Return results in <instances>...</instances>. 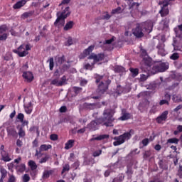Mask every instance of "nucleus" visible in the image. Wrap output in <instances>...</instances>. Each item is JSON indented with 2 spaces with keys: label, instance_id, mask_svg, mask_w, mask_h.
<instances>
[{
  "label": "nucleus",
  "instance_id": "obj_1",
  "mask_svg": "<svg viewBox=\"0 0 182 182\" xmlns=\"http://www.w3.org/2000/svg\"><path fill=\"white\" fill-rule=\"evenodd\" d=\"M114 110L112 109H105L102 114V117L96 120L91 122L88 125L87 128L92 132L97 130L99 124H102V126H106V127H113V122H114Z\"/></svg>",
  "mask_w": 182,
  "mask_h": 182
},
{
  "label": "nucleus",
  "instance_id": "obj_2",
  "mask_svg": "<svg viewBox=\"0 0 182 182\" xmlns=\"http://www.w3.org/2000/svg\"><path fill=\"white\" fill-rule=\"evenodd\" d=\"M153 26L154 24L151 21L137 24L136 27L132 30V33L136 36V38H143V36H144V33H143L141 28H144L147 33H150L151 31H153Z\"/></svg>",
  "mask_w": 182,
  "mask_h": 182
},
{
  "label": "nucleus",
  "instance_id": "obj_3",
  "mask_svg": "<svg viewBox=\"0 0 182 182\" xmlns=\"http://www.w3.org/2000/svg\"><path fill=\"white\" fill-rule=\"evenodd\" d=\"M95 79L96 80V83H99L98 85V92L101 95H103L104 92L106 91L107 89H109V85L110 83H112V81L110 80H107L105 81H103V76L99 75L98 74H95L94 75Z\"/></svg>",
  "mask_w": 182,
  "mask_h": 182
},
{
  "label": "nucleus",
  "instance_id": "obj_4",
  "mask_svg": "<svg viewBox=\"0 0 182 182\" xmlns=\"http://www.w3.org/2000/svg\"><path fill=\"white\" fill-rule=\"evenodd\" d=\"M152 66V68H151ZM151 73L152 75H156V73H159V72H166L167 69H168V63H163L161 61L159 62H153L151 64Z\"/></svg>",
  "mask_w": 182,
  "mask_h": 182
},
{
  "label": "nucleus",
  "instance_id": "obj_5",
  "mask_svg": "<svg viewBox=\"0 0 182 182\" xmlns=\"http://www.w3.org/2000/svg\"><path fill=\"white\" fill-rule=\"evenodd\" d=\"M88 59L91 61V63H87L85 65V69H87L88 70H92L93 69V65L95 63H97V62H100V60H103L105 59V54H91Z\"/></svg>",
  "mask_w": 182,
  "mask_h": 182
},
{
  "label": "nucleus",
  "instance_id": "obj_6",
  "mask_svg": "<svg viewBox=\"0 0 182 182\" xmlns=\"http://www.w3.org/2000/svg\"><path fill=\"white\" fill-rule=\"evenodd\" d=\"M70 15V10L69 7H66L63 12L57 13V19L54 22L55 26H58V25H63L65 23V19Z\"/></svg>",
  "mask_w": 182,
  "mask_h": 182
},
{
  "label": "nucleus",
  "instance_id": "obj_7",
  "mask_svg": "<svg viewBox=\"0 0 182 182\" xmlns=\"http://www.w3.org/2000/svg\"><path fill=\"white\" fill-rule=\"evenodd\" d=\"M31 44H22L17 49L13 50V52L16 53L20 58H25V56L28 55L29 52L28 50H31Z\"/></svg>",
  "mask_w": 182,
  "mask_h": 182
},
{
  "label": "nucleus",
  "instance_id": "obj_8",
  "mask_svg": "<svg viewBox=\"0 0 182 182\" xmlns=\"http://www.w3.org/2000/svg\"><path fill=\"white\" fill-rule=\"evenodd\" d=\"M130 139H132V134H130V132H125L123 134L114 138V140H116V141L113 142V145L120 146V144H123L124 141L130 140Z\"/></svg>",
  "mask_w": 182,
  "mask_h": 182
},
{
  "label": "nucleus",
  "instance_id": "obj_9",
  "mask_svg": "<svg viewBox=\"0 0 182 182\" xmlns=\"http://www.w3.org/2000/svg\"><path fill=\"white\" fill-rule=\"evenodd\" d=\"M141 55L143 58V63H144L145 66H146V69L148 70H150L153 60L151 59V58L147 55V52L144 49L141 50Z\"/></svg>",
  "mask_w": 182,
  "mask_h": 182
},
{
  "label": "nucleus",
  "instance_id": "obj_10",
  "mask_svg": "<svg viewBox=\"0 0 182 182\" xmlns=\"http://www.w3.org/2000/svg\"><path fill=\"white\" fill-rule=\"evenodd\" d=\"M1 154V160L2 161H4V163H9V161H12V160H14V156L9 155V153L6 152H4L3 154Z\"/></svg>",
  "mask_w": 182,
  "mask_h": 182
},
{
  "label": "nucleus",
  "instance_id": "obj_11",
  "mask_svg": "<svg viewBox=\"0 0 182 182\" xmlns=\"http://www.w3.org/2000/svg\"><path fill=\"white\" fill-rule=\"evenodd\" d=\"M6 131L9 137H18V132H16V129H15L14 127L10 126L7 127Z\"/></svg>",
  "mask_w": 182,
  "mask_h": 182
},
{
  "label": "nucleus",
  "instance_id": "obj_12",
  "mask_svg": "<svg viewBox=\"0 0 182 182\" xmlns=\"http://www.w3.org/2000/svg\"><path fill=\"white\" fill-rule=\"evenodd\" d=\"M167 116H168V111L163 112L157 118V123H163V122H166L167 120Z\"/></svg>",
  "mask_w": 182,
  "mask_h": 182
},
{
  "label": "nucleus",
  "instance_id": "obj_13",
  "mask_svg": "<svg viewBox=\"0 0 182 182\" xmlns=\"http://www.w3.org/2000/svg\"><path fill=\"white\" fill-rule=\"evenodd\" d=\"M23 77L25 79L26 82H28V83H31L32 80H33V74L32 73L27 71L23 73Z\"/></svg>",
  "mask_w": 182,
  "mask_h": 182
},
{
  "label": "nucleus",
  "instance_id": "obj_14",
  "mask_svg": "<svg viewBox=\"0 0 182 182\" xmlns=\"http://www.w3.org/2000/svg\"><path fill=\"white\" fill-rule=\"evenodd\" d=\"M95 49V46H90L87 49H85L82 54L80 55V59H83L86 56L90 55L91 52Z\"/></svg>",
  "mask_w": 182,
  "mask_h": 182
},
{
  "label": "nucleus",
  "instance_id": "obj_15",
  "mask_svg": "<svg viewBox=\"0 0 182 182\" xmlns=\"http://www.w3.org/2000/svg\"><path fill=\"white\" fill-rule=\"evenodd\" d=\"M84 109H86L87 110H94V109L97 108V104L96 103H87L85 102L82 105Z\"/></svg>",
  "mask_w": 182,
  "mask_h": 182
},
{
  "label": "nucleus",
  "instance_id": "obj_16",
  "mask_svg": "<svg viewBox=\"0 0 182 182\" xmlns=\"http://www.w3.org/2000/svg\"><path fill=\"white\" fill-rule=\"evenodd\" d=\"M23 107L27 114H31V113H32V111L33 110V106L32 105V102L24 104Z\"/></svg>",
  "mask_w": 182,
  "mask_h": 182
},
{
  "label": "nucleus",
  "instance_id": "obj_17",
  "mask_svg": "<svg viewBox=\"0 0 182 182\" xmlns=\"http://www.w3.org/2000/svg\"><path fill=\"white\" fill-rule=\"evenodd\" d=\"M156 48L158 49V53H159V55H161V56H164V55H166V53L164 50V43L163 42L159 43Z\"/></svg>",
  "mask_w": 182,
  "mask_h": 182
},
{
  "label": "nucleus",
  "instance_id": "obj_18",
  "mask_svg": "<svg viewBox=\"0 0 182 182\" xmlns=\"http://www.w3.org/2000/svg\"><path fill=\"white\" fill-rule=\"evenodd\" d=\"M15 168L17 173H23L26 170V166L25 164H21L15 166Z\"/></svg>",
  "mask_w": 182,
  "mask_h": 182
},
{
  "label": "nucleus",
  "instance_id": "obj_19",
  "mask_svg": "<svg viewBox=\"0 0 182 182\" xmlns=\"http://www.w3.org/2000/svg\"><path fill=\"white\" fill-rule=\"evenodd\" d=\"M26 4V0L19 1L13 6V8L14 9H19L22 8V6H23Z\"/></svg>",
  "mask_w": 182,
  "mask_h": 182
},
{
  "label": "nucleus",
  "instance_id": "obj_20",
  "mask_svg": "<svg viewBox=\"0 0 182 182\" xmlns=\"http://www.w3.org/2000/svg\"><path fill=\"white\" fill-rule=\"evenodd\" d=\"M55 173V169H50L49 171L45 170L43 173V178H49L50 174H53Z\"/></svg>",
  "mask_w": 182,
  "mask_h": 182
},
{
  "label": "nucleus",
  "instance_id": "obj_21",
  "mask_svg": "<svg viewBox=\"0 0 182 182\" xmlns=\"http://www.w3.org/2000/svg\"><path fill=\"white\" fill-rule=\"evenodd\" d=\"M28 167H30L31 170L35 171L38 168V165H36V162L35 161L30 160L28 163Z\"/></svg>",
  "mask_w": 182,
  "mask_h": 182
},
{
  "label": "nucleus",
  "instance_id": "obj_22",
  "mask_svg": "<svg viewBox=\"0 0 182 182\" xmlns=\"http://www.w3.org/2000/svg\"><path fill=\"white\" fill-rule=\"evenodd\" d=\"M105 139H109V134H102L97 137L92 138L90 139V141H93L94 140H97V141L105 140Z\"/></svg>",
  "mask_w": 182,
  "mask_h": 182
},
{
  "label": "nucleus",
  "instance_id": "obj_23",
  "mask_svg": "<svg viewBox=\"0 0 182 182\" xmlns=\"http://www.w3.org/2000/svg\"><path fill=\"white\" fill-rule=\"evenodd\" d=\"M73 144H75V140L70 139L65 143V150H69V149H72L73 147Z\"/></svg>",
  "mask_w": 182,
  "mask_h": 182
},
{
  "label": "nucleus",
  "instance_id": "obj_24",
  "mask_svg": "<svg viewBox=\"0 0 182 182\" xmlns=\"http://www.w3.org/2000/svg\"><path fill=\"white\" fill-rule=\"evenodd\" d=\"M41 151H48V150L52 149V145L50 144H42L40 146Z\"/></svg>",
  "mask_w": 182,
  "mask_h": 182
},
{
  "label": "nucleus",
  "instance_id": "obj_25",
  "mask_svg": "<svg viewBox=\"0 0 182 182\" xmlns=\"http://www.w3.org/2000/svg\"><path fill=\"white\" fill-rule=\"evenodd\" d=\"M114 72H116V73H120L122 75V73H124V72H126V69H124V68H123L122 66L117 65L114 68Z\"/></svg>",
  "mask_w": 182,
  "mask_h": 182
},
{
  "label": "nucleus",
  "instance_id": "obj_26",
  "mask_svg": "<svg viewBox=\"0 0 182 182\" xmlns=\"http://www.w3.org/2000/svg\"><path fill=\"white\" fill-rule=\"evenodd\" d=\"M153 140H154V137L150 136L149 139L145 138L141 141V144H143L144 146H148V144L150 143V141H153Z\"/></svg>",
  "mask_w": 182,
  "mask_h": 182
},
{
  "label": "nucleus",
  "instance_id": "obj_27",
  "mask_svg": "<svg viewBox=\"0 0 182 182\" xmlns=\"http://www.w3.org/2000/svg\"><path fill=\"white\" fill-rule=\"evenodd\" d=\"M175 32L176 33V36H178V38H181L182 24L178 26V28H175Z\"/></svg>",
  "mask_w": 182,
  "mask_h": 182
},
{
  "label": "nucleus",
  "instance_id": "obj_28",
  "mask_svg": "<svg viewBox=\"0 0 182 182\" xmlns=\"http://www.w3.org/2000/svg\"><path fill=\"white\" fill-rule=\"evenodd\" d=\"M50 158V156L48 154H45V156L43 158H40V161H38V163H40V164H43V163H46V161H48V160H49V159Z\"/></svg>",
  "mask_w": 182,
  "mask_h": 182
},
{
  "label": "nucleus",
  "instance_id": "obj_29",
  "mask_svg": "<svg viewBox=\"0 0 182 182\" xmlns=\"http://www.w3.org/2000/svg\"><path fill=\"white\" fill-rule=\"evenodd\" d=\"M129 119H130V114L125 112V113H123L122 116L119 118V120L124 121V120H129Z\"/></svg>",
  "mask_w": 182,
  "mask_h": 182
},
{
  "label": "nucleus",
  "instance_id": "obj_30",
  "mask_svg": "<svg viewBox=\"0 0 182 182\" xmlns=\"http://www.w3.org/2000/svg\"><path fill=\"white\" fill-rule=\"evenodd\" d=\"M129 71L131 72L132 77H136L137 75H139V69L138 68H129Z\"/></svg>",
  "mask_w": 182,
  "mask_h": 182
},
{
  "label": "nucleus",
  "instance_id": "obj_31",
  "mask_svg": "<svg viewBox=\"0 0 182 182\" xmlns=\"http://www.w3.org/2000/svg\"><path fill=\"white\" fill-rule=\"evenodd\" d=\"M74 23L73 21H69L67 23L64 27V31H69L70 29H72L73 28Z\"/></svg>",
  "mask_w": 182,
  "mask_h": 182
},
{
  "label": "nucleus",
  "instance_id": "obj_32",
  "mask_svg": "<svg viewBox=\"0 0 182 182\" xmlns=\"http://www.w3.org/2000/svg\"><path fill=\"white\" fill-rule=\"evenodd\" d=\"M33 15V11H27L21 15V18L23 19H26V18H29V17L32 16Z\"/></svg>",
  "mask_w": 182,
  "mask_h": 182
},
{
  "label": "nucleus",
  "instance_id": "obj_33",
  "mask_svg": "<svg viewBox=\"0 0 182 182\" xmlns=\"http://www.w3.org/2000/svg\"><path fill=\"white\" fill-rule=\"evenodd\" d=\"M43 151H41V148H39V150L36 151L35 157H37L38 160L41 159L43 154L42 153Z\"/></svg>",
  "mask_w": 182,
  "mask_h": 182
},
{
  "label": "nucleus",
  "instance_id": "obj_34",
  "mask_svg": "<svg viewBox=\"0 0 182 182\" xmlns=\"http://www.w3.org/2000/svg\"><path fill=\"white\" fill-rule=\"evenodd\" d=\"M179 139L177 138H171L168 139L167 143H170L171 144H178Z\"/></svg>",
  "mask_w": 182,
  "mask_h": 182
},
{
  "label": "nucleus",
  "instance_id": "obj_35",
  "mask_svg": "<svg viewBox=\"0 0 182 182\" xmlns=\"http://www.w3.org/2000/svg\"><path fill=\"white\" fill-rule=\"evenodd\" d=\"M50 85H53L54 86H60V80L58 77L53 80L50 82Z\"/></svg>",
  "mask_w": 182,
  "mask_h": 182
},
{
  "label": "nucleus",
  "instance_id": "obj_36",
  "mask_svg": "<svg viewBox=\"0 0 182 182\" xmlns=\"http://www.w3.org/2000/svg\"><path fill=\"white\" fill-rule=\"evenodd\" d=\"M156 87L157 85H156V83H151L146 86V89L149 90H156Z\"/></svg>",
  "mask_w": 182,
  "mask_h": 182
},
{
  "label": "nucleus",
  "instance_id": "obj_37",
  "mask_svg": "<svg viewBox=\"0 0 182 182\" xmlns=\"http://www.w3.org/2000/svg\"><path fill=\"white\" fill-rule=\"evenodd\" d=\"M178 58H180V54L178 53H173L170 56V59H171V60H177V59H178Z\"/></svg>",
  "mask_w": 182,
  "mask_h": 182
},
{
  "label": "nucleus",
  "instance_id": "obj_38",
  "mask_svg": "<svg viewBox=\"0 0 182 182\" xmlns=\"http://www.w3.org/2000/svg\"><path fill=\"white\" fill-rule=\"evenodd\" d=\"M178 133H182V125H178L176 127V130L173 132V134L177 136Z\"/></svg>",
  "mask_w": 182,
  "mask_h": 182
},
{
  "label": "nucleus",
  "instance_id": "obj_39",
  "mask_svg": "<svg viewBox=\"0 0 182 182\" xmlns=\"http://www.w3.org/2000/svg\"><path fill=\"white\" fill-rule=\"evenodd\" d=\"M17 134H18L19 137H25L26 134L25 130H23V128L20 127L18 129V133H17Z\"/></svg>",
  "mask_w": 182,
  "mask_h": 182
},
{
  "label": "nucleus",
  "instance_id": "obj_40",
  "mask_svg": "<svg viewBox=\"0 0 182 182\" xmlns=\"http://www.w3.org/2000/svg\"><path fill=\"white\" fill-rule=\"evenodd\" d=\"M70 170V166L69 164H66L63 166V171H62V174L63 173H65V171H69Z\"/></svg>",
  "mask_w": 182,
  "mask_h": 182
},
{
  "label": "nucleus",
  "instance_id": "obj_41",
  "mask_svg": "<svg viewBox=\"0 0 182 182\" xmlns=\"http://www.w3.org/2000/svg\"><path fill=\"white\" fill-rule=\"evenodd\" d=\"M173 100L176 102L177 103H180L182 102V97L181 95H175L173 97Z\"/></svg>",
  "mask_w": 182,
  "mask_h": 182
},
{
  "label": "nucleus",
  "instance_id": "obj_42",
  "mask_svg": "<svg viewBox=\"0 0 182 182\" xmlns=\"http://www.w3.org/2000/svg\"><path fill=\"white\" fill-rule=\"evenodd\" d=\"M55 66V63L53 62V58H51L49 59V68H50V70H53V68Z\"/></svg>",
  "mask_w": 182,
  "mask_h": 182
},
{
  "label": "nucleus",
  "instance_id": "obj_43",
  "mask_svg": "<svg viewBox=\"0 0 182 182\" xmlns=\"http://www.w3.org/2000/svg\"><path fill=\"white\" fill-rule=\"evenodd\" d=\"M150 156H151V151H145L143 154V157L144 159H149V157H150Z\"/></svg>",
  "mask_w": 182,
  "mask_h": 182
},
{
  "label": "nucleus",
  "instance_id": "obj_44",
  "mask_svg": "<svg viewBox=\"0 0 182 182\" xmlns=\"http://www.w3.org/2000/svg\"><path fill=\"white\" fill-rule=\"evenodd\" d=\"M66 76H63L60 80V86H63V85H66Z\"/></svg>",
  "mask_w": 182,
  "mask_h": 182
},
{
  "label": "nucleus",
  "instance_id": "obj_45",
  "mask_svg": "<svg viewBox=\"0 0 182 182\" xmlns=\"http://www.w3.org/2000/svg\"><path fill=\"white\" fill-rule=\"evenodd\" d=\"M16 119L21 123V122H23V119H25V115H23L22 113H18Z\"/></svg>",
  "mask_w": 182,
  "mask_h": 182
},
{
  "label": "nucleus",
  "instance_id": "obj_46",
  "mask_svg": "<svg viewBox=\"0 0 182 182\" xmlns=\"http://www.w3.org/2000/svg\"><path fill=\"white\" fill-rule=\"evenodd\" d=\"M73 92L74 93H75V95H79V93H80V92H82V87H73Z\"/></svg>",
  "mask_w": 182,
  "mask_h": 182
},
{
  "label": "nucleus",
  "instance_id": "obj_47",
  "mask_svg": "<svg viewBox=\"0 0 182 182\" xmlns=\"http://www.w3.org/2000/svg\"><path fill=\"white\" fill-rule=\"evenodd\" d=\"M57 62H58V65H62V63H63L65 62V56L58 57L57 58Z\"/></svg>",
  "mask_w": 182,
  "mask_h": 182
},
{
  "label": "nucleus",
  "instance_id": "obj_48",
  "mask_svg": "<svg viewBox=\"0 0 182 182\" xmlns=\"http://www.w3.org/2000/svg\"><path fill=\"white\" fill-rule=\"evenodd\" d=\"M7 167L10 171L14 173V167H15V165L14 164V162L9 163L7 164Z\"/></svg>",
  "mask_w": 182,
  "mask_h": 182
},
{
  "label": "nucleus",
  "instance_id": "obj_49",
  "mask_svg": "<svg viewBox=\"0 0 182 182\" xmlns=\"http://www.w3.org/2000/svg\"><path fill=\"white\" fill-rule=\"evenodd\" d=\"M71 45H73V40L71 37H69L67 42L65 43V46H70Z\"/></svg>",
  "mask_w": 182,
  "mask_h": 182
},
{
  "label": "nucleus",
  "instance_id": "obj_50",
  "mask_svg": "<svg viewBox=\"0 0 182 182\" xmlns=\"http://www.w3.org/2000/svg\"><path fill=\"white\" fill-rule=\"evenodd\" d=\"M1 179H4L5 178V177H6L7 171L5 170V168H1Z\"/></svg>",
  "mask_w": 182,
  "mask_h": 182
},
{
  "label": "nucleus",
  "instance_id": "obj_51",
  "mask_svg": "<svg viewBox=\"0 0 182 182\" xmlns=\"http://www.w3.org/2000/svg\"><path fill=\"white\" fill-rule=\"evenodd\" d=\"M6 26L3 25L1 26H0V35L2 33H5V32H6Z\"/></svg>",
  "mask_w": 182,
  "mask_h": 182
},
{
  "label": "nucleus",
  "instance_id": "obj_52",
  "mask_svg": "<svg viewBox=\"0 0 182 182\" xmlns=\"http://www.w3.org/2000/svg\"><path fill=\"white\" fill-rule=\"evenodd\" d=\"M112 14H122V8L118 7L112 11Z\"/></svg>",
  "mask_w": 182,
  "mask_h": 182
},
{
  "label": "nucleus",
  "instance_id": "obj_53",
  "mask_svg": "<svg viewBox=\"0 0 182 182\" xmlns=\"http://www.w3.org/2000/svg\"><path fill=\"white\" fill-rule=\"evenodd\" d=\"M29 180H31V177H29V175L24 174L23 176V182H28Z\"/></svg>",
  "mask_w": 182,
  "mask_h": 182
},
{
  "label": "nucleus",
  "instance_id": "obj_54",
  "mask_svg": "<svg viewBox=\"0 0 182 182\" xmlns=\"http://www.w3.org/2000/svg\"><path fill=\"white\" fill-rule=\"evenodd\" d=\"M7 38H8V34L6 33L0 34V41H6Z\"/></svg>",
  "mask_w": 182,
  "mask_h": 182
},
{
  "label": "nucleus",
  "instance_id": "obj_55",
  "mask_svg": "<svg viewBox=\"0 0 182 182\" xmlns=\"http://www.w3.org/2000/svg\"><path fill=\"white\" fill-rule=\"evenodd\" d=\"M148 77H149V75L142 74V75H141L140 80H141V82H145V80H147Z\"/></svg>",
  "mask_w": 182,
  "mask_h": 182
},
{
  "label": "nucleus",
  "instance_id": "obj_56",
  "mask_svg": "<svg viewBox=\"0 0 182 182\" xmlns=\"http://www.w3.org/2000/svg\"><path fill=\"white\" fill-rule=\"evenodd\" d=\"M100 154H102V150H98V151H95L93 153V156L94 157H99V156H100Z\"/></svg>",
  "mask_w": 182,
  "mask_h": 182
},
{
  "label": "nucleus",
  "instance_id": "obj_57",
  "mask_svg": "<svg viewBox=\"0 0 182 182\" xmlns=\"http://www.w3.org/2000/svg\"><path fill=\"white\" fill-rule=\"evenodd\" d=\"M12 59V55L11 53H8L4 56V60H11Z\"/></svg>",
  "mask_w": 182,
  "mask_h": 182
},
{
  "label": "nucleus",
  "instance_id": "obj_58",
  "mask_svg": "<svg viewBox=\"0 0 182 182\" xmlns=\"http://www.w3.org/2000/svg\"><path fill=\"white\" fill-rule=\"evenodd\" d=\"M50 140H53V141H55V140H58V134H53L50 136Z\"/></svg>",
  "mask_w": 182,
  "mask_h": 182
},
{
  "label": "nucleus",
  "instance_id": "obj_59",
  "mask_svg": "<svg viewBox=\"0 0 182 182\" xmlns=\"http://www.w3.org/2000/svg\"><path fill=\"white\" fill-rule=\"evenodd\" d=\"M123 178V176H119V178H114L112 182H122Z\"/></svg>",
  "mask_w": 182,
  "mask_h": 182
},
{
  "label": "nucleus",
  "instance_id": "obj_60",
  "mask_svg": "<svg viewBox=\"0 0 182 182\" xmlns=\"http://www.w3.org/2000/svg\"><path fill=\"white\" fill-rule=\"evenodd\" d=\"M160 106H163V105H169L168 102L166 100H162L159 102Z\"/></svg>",
  "mask_w": 182,
  "mask_h": 182
},
{
  "label": "nucleus",
  "instance_id": "obj_61",
  "mask_svg": "<svg viewBox=\"0 0 182 182\" xmlns=\"http://www.w3.org/2000/svg\"><path fill=\"white\" fill-rule=\"evenodd\" d=\"M87 85V80L86 79H82L80 81V85L81 86H86Z\"/></svg>",
  "mask_w": 182,
  "mask_h": 182
},
{
  "label": "nucleus",
  "instance_id": "obj_62",
  "mask_svg": "<svg viewBox=\"0 0 182 182\" xmlns=\"http://www.w3.org/2000/svg\"><path fill=\"white\" fill-rule=\"evenodd\" d=\"M178 176L182 179V166H179V169L178 170Z\"/></svg>",
  "mask_w": 182,
  "mask_h": 182
},
{
  "label": "nucleus",
  "instance_id": "obj_63",
  "mask_svg": "<svg viewBox=\"0 0 182 182\" xmlns=\"http://www.w3.org/2000/svg\"><path fill=\"white\" fill-rule=\"evenodd\" d=\"M171 99V95L168 93L165 94V100H167L168 102H170V100Z\"/></svg>",
  "mask_w": 182,
  "mask_h": 182
},
{
  "label": "nucleus",
  "instance_id": "obj_64",
  "mask_svg": "<svg viewBox=\"0 0 182 182\" xmlns=\"http://www.w3.org/2000/svg\"><path fill=\"white\" fill-rule=\"evenodd\" d=\"M114 41V37H112L109 40H106L105 43H107V45H110V43H112V42H113Z\"/></svg>",
  "mask_w": 182,
  "mask_h": 182
}]
</instances>
